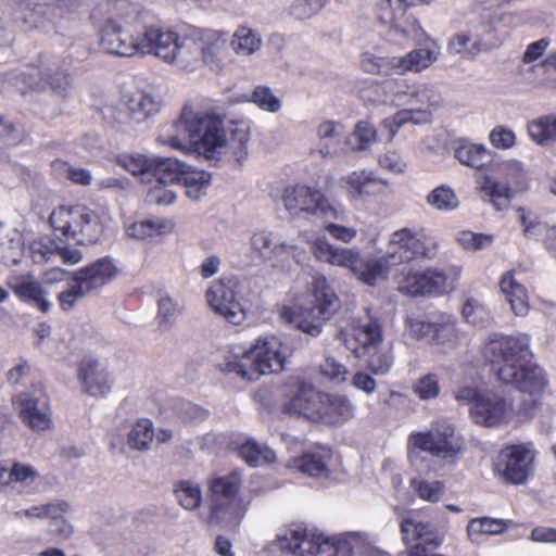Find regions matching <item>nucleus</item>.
Segmentation results:
<instances>
[{
	"mask_svg": "<svg viewBox=\"0 0 556 556\" xmlns=\"http://www.w3.org/2000/svg\"><path fill=\"white\" fill-rule=\"evenodd\" d=\"M167 230V223L163 219H144L134 223L128 231L138 239H146L155 235L164 233Z\"/></svg>",
	"mask_w": 556,
	"mask_h": 556,
	"instance_id": "bf43d9fd",
	"label": "nucleus"
},
{
	"mask_svg": "<svg viewBox=\"0 0 556 556\" xmlns=\"http://www.w3.org/2000/svg\"><path fill=\"white\" fill-rule=\"evenodd\" d=\"M329 450L308 452L294 460V467L311 477H328L327 462L330 458Z\"/></svg>",
	"mask_w": 556,
	"mask_h": 556,
	"instance_id": "a19ab883",
	"label": "nucleus"
},
{
	"mask_svg": "<svg viewBox=\"0 0 556 556\" xmlns=\"http://www.w3.org/2000/svg\"><path fill=\"white\" fill-rule=\"evenodd\" d=\"M349 186V192L353 198L376 195L383 192L388 182L376 178L365 170L353 172L343 178Z\"/></svg>",
	"mask_w": 556,
	"mask_h": 556,
	"instance_id": "72a5a7b5",
	"label": "nucleus"
},
{
	"mask_svg": "<svg viewBox=\"0 0 556 556\" xmlns=\"http://www.w3.org/2000/svg\"><path fill=\"white\" fill-rule=\"evenodd\" d=\"M459 276L458 269H453L451 277L444 271L438 269H429L424 271V289L426 294H443L455 288L456 280Z\"/></svg>",
	"mask_w": 556,
	"mask_h": 556,
	"instance_id": "37998d69",
	"label": "nucleus"
},
{
	"mask_svg": "<svg viewBox=\"0 0 556 556\" xmlns=\"http://www.w3.org/2000/svg\"><path fill=\"white\" fill-rule=\"evenodd\" d=\"M424 273L407 271L399 281V291L409 296L425 295Z\"/></svg>",
	"mask_w": 556,
	"mask_h": 556,
	"instance_id": "e2e57ef3",
	"label": "nucleus"
},
{
	"mask_svg": "<svg viewBox=\"0 0 556 556\" xmlns=\"http://www.w3.org/2000/svg\"><path fill=\"white\" fill-rule=\"evenodd\" d=\"M228 33L215 29H194L189 36L178 38L175 62L186 71H194L201 65L211 71L223 68V51L226 49Z\"/></svg>",
	"mask_w": 556,
	"mask_h": 556,
	"instance_id": "20e7f679",
	"label": "nucleus"
},
{
	"mask_svg": "<svg viewBox=\"0 0 556 556\" xmlns=\"http://www.w3.org/2000/svg\"><path fill=\"white\" fill-rule=\"evenodd\" d=\"M323 393L311 384L302 383L296 392L282 404L281 413L288 417L319 424Z\"/></svg>",
	"mask_w": 556,
	"mask_h": 556,
	"instance_id": "a211bd4d",
	"label": "nucleus"
},
{
	"mask_svg": "<svg viewBox=\"0 0 556 556\" xmlns=\"http://www.w3.org/2000/svg\"><path fill=\"white\" fill-rule=\"evenodd\" d=\"M506 529V521L503 519H493L482 517L472 519L467 526L468 535L475 539L479 534H500Z\"/></svg>",
	"mask_w": 556,
	"mask_h": 556,
	"instance_id": "4d7b16f0",
	"label": "nucleus"
},
{
	"mask_svg": "<svg viewBox=\"0 0 556 556\" xmlns=\"http://www.w3.org/2000/svg\"><path fill=\"white\" fill-rule=\"evenodd\" d=\"M501 290L517 316L527 315L529 311L527 290L522 285L516 281L511 273L503 275L501 279Z\"/></svg>",
	"mask_w": 556,
	"mask_h": 556,
	"instance_id": "4c0bfd02",
	"label": "nucleus"
},
{
	"mask_svg": "<svg viewBox=\"0 0 556 556\" xmlns=\"http://www.w3.org/2000/svg\"><path fill=\"white\" fill-rule=\"evenodd\" d=\"M426 201L431 207L441 212L454 211L459 206V201L455 191L446 185H441L434 188L427 195Z\"/></svg>",
	"mask_w": 556,
	"mask_h": 556,
	"instance_id": "3c124183",
	"label": "nucleus"
},
{
	"mask_svg": "<svg viewBox=\"0 0 556 556\" xmlns=\"http://www.w3.org/2000/svg\"><path fill=\"white\" fill-rule=\"evenodd\" d=\"M313 253L318 261L349 268L356 273L361 266V253L356 249L338 248L324 238H317L312 245Z\"/></svg>",
	"mask_w": 556,
	"mask_h": 556,
	"instance_id": "bb28decb",
	"label": "nucleus"
},
{
	"mask_svg": "<svg viewBox=\"0 0 556 556\" xmlns=\"http://www.w3.org/2000/svg\"><path fill=\"white\" fill-rule=\"evenodd\" d=\"M127 2H118L114 12L105 21L100 30V45L111 54L131 56L132 41L129 35V17Z\"/></svg>",
	"mask_w": 556,
	"mask_h": 556,
	"instance_id": "4468645a",
	"label": "nucleus"
},
{
	"mask_svg": "<svg viewBox=\"0 0 556 556\" xmlns=\"http://www.w3.org/2000/svg\"><path fill=\"white\" fill-rule=\"evenodd\" d=\"M122 166L134 176H140L142 182L152 184L153 179L164 184L166 173L175 170L176 159L149 157L142 154L125 156L119 161Z\"/></svg>",
	"mask_w": 556,
	"mask_h": 556,
	"instance_id": "412c9836",
	"label": "nucleus"
},
{
	"mask_svg": "<svg viewBox=\"0 0 556 556\" xmlns=\"http://www.w3.org/2000/svg\"><path fill=\"white\" fill-rule=\"evenodd\" d=\"M175 495L179 505L187 510L198 508L202 502L200 486L191 481H179L175 485Z\"/></svg>",
	"mask_w": 556,
	"mask_h": 556,
	"instance_id": "864d4df0",
	"label": "nucleus"
},
{
	"mask_svg": "<svg viewBox=\"0 0 556 556\" xmlns=\"http://www.w3.org/2000/svg\"><path fill=\"white\" fill-rule=\"evenodd\" d=\"M446 51L450 55L459 56L460 59H473L482 52L472 26L452 35Z\"/></svg>",
	"mask_w": 556,
	"mask_h": 556,
	"instance_id": "e433bc0d",
	"label": "nucleus"
},
{
	"mask_svg": "<svg viewBox=\"0 0 556 556\" xmlns=\"http://www.w3.org/2000/svg\"><path fill=\"white\" fill-rule=\"evenodd\" d=\"M41 78L49 85L53 93L61 98L67 97V91L72 85V77L68 73V66L59 61H51L42 64L39 68Z\"/></svg>",
	"mask_w": 556,
	"mask_h": 556,
	"instance_id": "f704fd0d",
	"label": "nucleus"
},
{
	"mask_svg": "<svg viewBox=\"0 0 556 556\" xmlns=\"http://www.w3.org/2000/svg\"><path fill=\"white\" fill-rule=\"evenodd\" d=\"M129 35L135 53L154 54L164 62H175L178 34L164 29L159 18L149 11H139L128 3Z\"/></svg>",
	"mask_w": 556,
	"mask_h": 556,
	"instance_id": "f03ea898",
	"label": "nucleus"
},
{
	"mask_svg": "<svg viewBox=\"0 0 556 556\" xmlns=\"http://www.w3.org/2000/svg\"><path fill=\"white\" fill-rule=\"evenodd\" d=\"M412 331L418 339L435 344H444L453 340L456 328L451 315H440L432 320H415L410 324Z\"/></svg>",
	"mask_w": 556,
	"mask_h": 556,
	"instance_id": "cd10ccee",
	"label": "nucleus"
},
{
	"mask_svg": "<svg viewBox=\"0 0 556 556\" xmlns=\"http://www.w3.org/2000/svg\"><path fill=\"white\" fill-rule=\"evenodd\" d=\"M117 274L113 261L105 256L73 273V281L80 283L90 293L111 281Z\"/></svg>",
	"mask_w": 556,
	"mask_h": 556,
	"instance_id": "c85d7f7f",
	"label": "nucleus"
},
{
	"mask_svg": "<svg viewBox=\"0 0 556 556\" xmlns=\"http://www.w3.org/2000/svg\"><path fill=\"white\" fill-rule=\"evenodd\" d=\"M83 390L91 396H104L112 388L113 379L106 367L98 359L87 357L79 365Z\"/></svg>",
	"mask_w": 556,
	"mask_h": 556,
	"instance_id": "a878e982",
	"label": "nucleus"
},
{
	"mask_svg": "<svg viewBox=\"0 0 556 556\" xmlns=\"http://www.w3.org/2000/svg\"><path fill=\"white\" fill-rule=\"evenodd\" d=\"M392 264L408 263L418 256H429L426 237L409 228H402L391 235L389 250Z\"/></svg>",
	"mask_w": 556,
	"mask_h": 556,
	"instance_id": "aec40b11",
	"label": "nucleus"
},
{
	"mask_svg": "<svg viewBox=\"0 0 556 556\" xmlns=\"http://www.w3.org/2000/svg\"><path fill=\"white\" fill-rule=\"evenodd\" d=\"M457 241L464 249L477 251L491 245L493 237L465 230L458 233Z\"/></svg>",
	"mask_w": 556,
	"mask_h": 556,
	"instance_id": "338daca9",
	"label": "nucleus"
},
{
	"mask_svg": "<svg viewBox=\"0 0 556 556\" xmlns=\"http://www.w3.org/2000/svg\"><path fill=\"white\" fill-rule=\"evenodd\" d=\"M508 17L510 16L507 14L485 12L478 24L470 25L473 28L482 51H488L500 46L502 41L500 24Z\"/></svg>",
	"mask_w": 556,
	"mask_h": 556,
	"instance_id": "473e14b6",
	"label": "nucleus"
},
{
	"mask_svg": "<svg viewBox=\"0 0 556 556\" xmlns=\"http://www.w3.org/2000/svg\"><path fill=\"white\" fill-rule=\"evenodd\" d=\"M88 293L89 292L80 281H74L70 288L58 294L60 307L63 311H70L75 306L77 301L86 296Z\"/></svg>",
	"mask_w": 556,
	"mask_h": 556,
	"instance_id": "0e129e2a",
	"label": "nucleus"
},
{
	"mask_svg": "<svg viewBox=\"0 0 556 556\" xmlns=\"http://www.w3.org/2000/svg\"><path fill=\"white\" fill-rule=\"evenodd\" d=\"M400 530L403 542L416 549H435L442 542L444 534L441 533L433 525L420 519L418 514L409 513L404 516L400 522Z\"/></svg>",
	"mask_w": 556,
	"mask_h": 556,
	"instance_id": "f3484780",
	"label": "nucleus"
},
{
	"mask_svg": "<svg viewBox=\"0 0 556 556\" xmlns=\"http://www.w3.org/2000/svg\"><path fill=\"white\" fill-rule=\"evenodd\" d=\"M497 378L503 383L511 384L521 392L540 393L547 386L544 369L535 363L521 359L516 367L513 365L501 366Z\"/></svg>",
	"mask_w": 556,
	"mask_h": 556,
	"instance_id": "dca6fc26",
	"label": "nucleus"
},
{
	"mask_svg": "<svg viewBox=\"0 0 556 556\" xmlns=\"http://www.w3.org/2000/svg\"><path fill=\"white\" fill-rule=\"evenodd\" d=\"M241 282L236 278H222L214 282L206 292L212 309L233 325H240L245 313L240 295Z\"/></svg>",
	"mask_w": 556,
	"mask_h": 556,
	"instance_id": "ddd939ff",
	"label": "nucleus"
},
{
	"mask_svg": "<svg viewBox=\"0 0 556 556\" xmlns=\"http://www.w3.org/2000/svg\"><path fill=\"white\" fill-rule=\"evenodd\" d=\"M529 350V338L526 334L505 336L493 333L485 342L482 354L485 361L491 364H502V366L513 365L525 358Z\"/></svg>",
	"mask_w": 556,
	"mask_h": 556,
	"instance_id": "2eb2a0df",
	"label": "nucleus"
},
{
	"mask_svg": "<svg viewBox=\"0 0 556 556\" xmlns=\"http://www.w3.org/2000/svg\"><path fill=\"white\" fill-rule=\"evenodd\" d=\"M154 438L153 424L150 419H140L131 428L127 437V444L137 451H148Z\"/></svg>",
	"mask_w": 556,
	"mask_h": 556,
	"instance_id": "09e8293b",
	"label": "nucleus"
},
{
	"mask_svg": "<svg viewBox=\"0 0 556 556\" xmlns=\"http://www.w3.org/2000/svg\"><path fill=\"white\" fill-rule=\"evenodd\" d=\"M396 264L391 263L390 254L387 252L386 256L380 258H363L361 266L357 267L355 275L363 282L375 286L379 280L383 279L391 266Z\"/></svg>",
	"mask_w": 556,
	"mask_h": 556,
	"instance_id": "ea45409f",
	"label": "nucleus"
},
{
	"mask_svg": "<svg viewBox=\"0 0 556 556\" xmlns=\"http://www.w3.org/2000/svg\"><path fill=\"white\" fill-rule=\"evenodd\" d=\"M59 244L53 240H36L30 244L31 257L36 264L53 261L58 254Z\"/></svg>",
	"mask_w": 556,
	"mask_h": 556,
	"instance_id": "680f3d73",
	"label": "nucleus"
},
{
	"mask_svg": "<svg viewBox=\"0 0 556 556\" xmlns=\"http://www.w3.org/2000/svg\"><path fill=\"white\" fill-rule=\"evenodd\" d=\"M287 346L277 338L260 339L248 351L220 364V370L254 381L261 376L278 374L287 361Z\"/></svg>",
	"mask_w": 556,
	"mask_h": 556,
	"instance_id": "7ed1b4c3",
	"label": "nucleus"
},
{
	"mask_svg": "<svg viewBox=\"0 0 556 556\" xmlns=\"http://www.w3.org/2000/svg\"><path fill=\"white\" fill-rule=\"evenodd\" d=\"M440 390L439 377L432 372L422 376L413 384L414 393L421 401H429L438 397Z\"/></svg>",
	"mask_w": 556,
	"mask_h": 556,
	"instance_id": "13d9d810",
	"label": "nucleus"
},
{
	"mask_svg": "<svg viewBox=\"0 0 556 556\" xmlns=\"http://www.w3.org/2000/svg\"><path fill=\"white\" fill-rule=\"evenodd\" d=\"M440 49L435 42L430 46L417 48L405 55L394 56L395 74L420 73L439 60Z\"/></svg>",
	"mask_w": 556,
	"mask_h": 556,
	"instance_id": "c756f323",
	"label": "nucleus"
},
{
	"mask_svg": "<svg viewBox=\"0 0 556 556\" xmlns=\"http://www.w3.org/2000/svg\"><path fill=\"white\" fill-rule=\"evenodd\" d=\"M230 45L237 54L248 56L261 48L262 39L253 29L242 26L235 31Z\"/></svg>",
	"mask_w": 556,
	"mask_h": 556,
	"instance_id": "de8ad7c7",
	"label": "nucleus"
},
{
	"mask_svg": "<svg viewBox=\"0 0 556 556\" xmlns=\"http://www.w3.org/2000/svg\"><path fill=\"white\" fill-rule=\"evenodd\" d=\"M470 412L477 424L493 427L507 420L511 405L501 396L485 394L477 399Z\"/></svg>",
	"mask_w": 556,
	"mask_h": 556,
	"instance_id": "393cba45",
	"label": "nucleus"
},
{
	"mask_svg": "<svg viewBox=\"0 0 556 556\" xmlns=\"http://www.w3.org/2000/svg\"><path fill=\"white\" fill-rule=\"evenodd\" d=\"M534 455L525 445H510L503 448L496 463L497 470L507 482L523 483L531 470Z\"/></svg>",
	"mask_w": 556,
	"mask_h": 556,
	"instance_id": "6ab92c4d",
	"label": "nucleus"
},
{
	"mask_svg": "<svg viewBox=\"0 0 556 556\" xmlns=\"http://www.w3.org/2000/svg\"><path fill=\"white\" fill-rule=\"evenodd\" d=\"M241 483V476L236 471L211 481L208 523H238L242 519L243 513L239 511L235 505Z\"/></svg>",
	"mask_w": 556,
	"mask_h": 556,
	"instance_id": "f8f14e48",
	"label": "nucleus"
},
{
	"mask_svg": "<svg viewBox=\"0 0 556 556\" xmlns=\"http://www.w3.org/2000/svg\"><path fill=\"white\" fill-rule=\"evenodd\" d=\"M313 304L302 308L290 317V323L304 333L317 337L323 323L330 319L340 307V300L324 276L315 277L312 282Z\"/></svg>",
	"mask_w": 556,
	"mask_h": 556,
	"instance_id": "6e6552de",
	"label": "nucleus"
},
{
	"mask_svg": "<svg viewBox=\"0 0 556 556\" xmlns=\"http://www.w3.org/2000/svg\"><path fill=\"white\" fill-rule=\"evenodd\" d=\"M353 337L359 344L354 346L350 341L346 344L355 356H368V366L375 375L387 374L392 366L393 357L388 351H377V344L382 341V328L378 319L367 316L366 319L359 320L353 328Z\"/></svg>",
	"mask_w": 556,
	"mask_h": 556,
	"instance_id": "9b49d317",
	"label": "nucleus"
},
{
	"mask_svg": "<svg viewBox=\"0 0 556 556\" xmlns=\"http://www.w3.org/2000/svg\"><path fill=\"white\" fill-rule=\"evenodd\" d=\"M175 170L165 175L164 184L176 185L184 188L186 194L192 200H199L205 194V190L210 185L211 175L203 170L190 169L188 165L176 160Z\"/></svg>",
	"mask_w": 556,
	"mask_h": 556,
	"instance_id": "b1692460",
	"label": "nucleus"
},
{
	"mask_svg": "<svg viewBox=\"0 0 556 556\" xmlns=\"http://www.w3.org/2000/svg\"><path fill=\"white\" fill-rule=\"evenodd\" d=\"M517 74L523 84L531 85L534 88H554L553 80L556 78H549L545 73L543 61L536 64L523 63L518 66Z\"/></svg>",
	"mask_w": 556,
	"mask_h": 556,
	"instance_id": "a18cd8bd",
	"label": "nucleus"
},
{
	"mask_svg": "<svg viewBox=\"0 0 556 556\" xmlns=\"http://www.w3.org/2000/svg\"><path fill=\"white\" fill-rule=\"evenodd\" d=\"M237 451L238 455L251 467L273 463L276 458L273 450L253 439H247L237 447Z\"/></svg>",
	"mask_w": 556,
	"mask_h": 556,
	"instance_id": "79ce46f5",
	"label": "nucleus"
},
{
	"mask_svg": "<svg viewBox=\"0 0 556 556\" xmlns=\"http://www.w3.org/2000/svg\"><path fill=\"white\" fill-rule=\"evenodd\" d=\"M249 126L231 122L224 127L219 116L185 106L172 124L162 128L157 141L173 149L194 153L216 164L223 156H231L242 164L249 154Z\"/></svg>",
	"mask_w": 556,
	"mask_h": 556,
	"instance_id": "f257e3e1",
	"label": "nucleus"
},
{
	"mask_svg": "<svg viewBox=\"0 0 556 556\" xmlns=\"http://www.w3.org/2000/svg\"><path fill=\"white\" fill-rule=\"evenodd\" d=\"M13 291L20 300L33 303L42 313H47L51 307V303L38 281L23 280L13 288Z\"/></svg>",
	"mask_w": 556,
	"mask_h": 556,
	"instance_id": "c03bdc74",
	"label": "nucleus"
},
{
	"mask_svg": "<svg viewBox=\"0 0 556 556\" xmlns=\"http://www.w3.org/2000/svg\"><path fill=\"white\" fill-rule=\"evenodd\" d=\"M320 422L327 426H339L354 416V406L343 394L323 393Z\"/></svg>",
	"mask_w": 556,
	"mask_h": 556,
	"instance_id": "2f4dec72",
	"label": "nucleus"
},
{
	"mask_svg": "<svg viewBox=\"0 0 556 556\" xmlns=\"http://www.w3.org/2000/svg\"><path fill=\"white\" fill-rule=\"evenodd\" d=\"M282 201L285 207L290 213L294 214L299 212L308 214H316L318 212L326 213L329 207L320 191L305 185H296L292 188H287Z\"/></svg>",
	"mask_w": 556,
	"mask_h": 556,
	"instance_id": "5701e85b",
	"label": "nucleus"
},
{
	"mask_svg": "<svg viewBox=\"0 0 556 556\" xmlns=\"http://www.w3.org/2000/svg\"><path fill=\"white\" fill-rule=\"evenodd\" d=\"M325 5L321 0H294L289 12L296 20H307L314 16Z\"/></svg>",
	"mask_w": 556,
	"mask_h": 556,
	"instance_id": "69168bd1",
	"label": "nucleus"
},
{
	"mask_svg": "<svg viewBox=\"0 0 556 556\" xmlns=\"http://www.w3.org/2000/svg\"><path fill=\"white\" fill-rule=\"evenodd\" d=\"M130 117L135 122H143L160 110V104L153 97L147 93H137L128 102Z\"/></svg>",
	"mask_w": 556,
	"mask_h": 556,
	"instance_id": "8fccbe9b",
	"label": "nucleus"
},
{
	"mask_svg": "<svg viewBox=\"0 0 556 556\" xmlns=\"http://www.w3.org/2000/svg\"><path fill=\"white\" fill-rule=\"evenodd\" d=\"M52 169L58 176L64 177L76 185L89 186L92 181V175L88 169L73 167L62 160L54 161L52 163Z\"/></svg>",
	"mask_w": 556,
	"mask_h": 556,
	"instance_id": "6e6d98bb",
	"label": "nucleus"
},
{
	"mask_svg": "<svg viewBox=\"0 0 556 556\" xmlns=\"http://www.w3.org/2000/svg\"><path fill=\"white\" fill-rule=\"evenodd\" d=\"M348 536L326 538L306 530H293L290 536L279 539V546L295 556H351L352 545Z\"/></svg>",
	"mask_w": 556,
	"mask_h": 556,
	"instance_id": "9d476101",
	"label": "nucleus"
},
{
	"mask_svg": "<svg viewBox=\"0 0 556 556\" xmlns=\"http://www.w3.org/2000/svg\"><path fill=\"white\" fill-rule=\"evenodd\" d=\"M361 67L364 72L372 75H392L395 74L394 56L382 58L364 52L361 55Z\"/></svg>",
	"mask_w": 556,
	"mask_h": 556,
	"instance_id": "5fc2aeb1",
	"label": "nucleus"
},
{
	"mask_svg": "<svg viewBox=\"0 0 556 556\" xmlns=\"http://www.w3.org/2000/svg\"><path fill=\"white\" fill-rule=\"evenodd\" d=\"M410 485L421 500L430 503L439 502L444 492V483L441 481L413 479Z\"/></svg>",
	"mask_w": 556,
	"mask_h": 556,
	"instance_id": "052dcab7",
	"label": "nucleus"
},
{
	"mask_svg": "<svg viewBox=\"0 0 556 556\" xmlns=\"http://www.w3.org/2000/svg\"><path fill=\"white\" fill-rule=\"evenodd\" d=\"M393 101L406 108L383 119L382 127L388 130L390 140L402 126L408 123L414 125L430 123L432 110L440 104L441 97L432 87L418 85L408 91H396Z\"/></svg>",
	"mask_w": 556,
	"mask_h": 556,
	"instance_id": "39448f33",
	"label": "nucleus"
},
{
	"mask_svg": "<svg viewBox=\"0 0 556 556\" xmlns=\"http://www.w3.org/2000/svg\"><path fill=\"white\" fill-rule=\"evenodd\" d=\"M182 306L169 295H162L157 301L156 323L161 331L172 329L181 314Z\"/></svg>",
	"mask_w": 556,
	"mask_h": 556,
	"instance_id": "49530a36",
	"label": "nucleus"
},
{
	"mask_svg": "<svg viewBox=\"0 0 556 556\" xmlns=\"http://www.w3.org/2000/svg\"><path fill=\"white\" fill-rule=\"evenodd\" d=\"M62 16V8L56 4H37L34 9H27L18 16L29 28H38L50 31L55 20Z\"/></svg>",
	"mask_w": 556,
	"mask_h": 556,
	"instance_id": "c9c22d12",
	"label": "nucleus"
},
{
	"mask_svg": "<svg viewBox=\"0 0 556 556\" xmlns=\"http://www.w3.org/2000/svg\"><path fill=\"white\" fill-rule=\"evenodd\" d=\"M465 319L472 325L482 326L490 319L489 312L475 299H469L463 306Z\"/></svg>",
	"mask_w": 556,
	"mask_h": 556,
	"instance_id": "774afa93",
	"label": "nucleus"
},
{
	"mask_svg": "<svg viewBox=\"0 0 556 556\" xmlns=\"http://www.w3.org/2000/svg\"><path fill=\"white\" fill-rule=\"evenodd\" d=\"M20 415L35 431H43L51 424L49 400L41 387L20 395Z\"/></svg>",
	"mask_w": 556,
	"mask_h": 556,
	"instance_id": "4be33fe9",
	"label": "nucleus"
},
{
	"mask_svg": "<svg viewBox=\"0 0 556 556\" xmlns=\"http://www.w3.org/2000/svg\"><path fill=\"white\" fill-rule=\"evenodd\" d=\"M408 445L455 464L463 450V440L451 422L438 419L432 422L430 430L413 432L408 437Z\"/></svg>",
	"mask_w": 556,
	"mask_h": 556,
	"instance_id": "1a4fd4ad",
	"label": "nucleus"
},
{
	"mask_svg": "<svg viewBox=\"0 0 556 556\" xmlns=\"http://www.w3.org/2000/svg\"><path fill=\"white\" fill-rule=\"evenodd\" d=\"M51 226L78 244L97 243L103 232L99 215L85 205L61 206L49 217Z\"/></svg>",
	"mask_w": 556,
	"mask_h": 556,
	"instance_id": "0eeeda50",
	"label": "nucleus"
},
{
	"mask_svg": "<svg viewBox=\"0 0 556 556\" xmlns=\"http://www.w3.org/2000/svg\"><path fill=\"white\" fill-rule=\"evenodd\" d=\"M414 0H382L377 5V17L387 27V39L399 46H422L430 41L418 21L407 13Z\"/></svg>",
	"mask_w": 556,
	"mask_h": 556,
	"instance_id": "423d86ee",
	"label": "nucleus"
},
{
	"mask_svg": "<svg viewBox=\"0 0 556 556\" xmlns=\"http://www.w3.org/2000/svg\"><path fill=\"white\" fill-rule=\"evenodd\" d=\"M481 192L493 204L495 210L502 211L508 206L510 189L507 185L496 182L489 177L484 178L481 186Z\"/></svg>",
	"mask_w": 556,
	"mask_h": 556,
	"instance_id": "603ef678",
	"label": "nucleus"
},
{
	"mask_svg": "<svg viewBox=\"0 0 556 556\" xmlns=\"http://www.w3.org/2000/svg\"><path fill=\"white\" fill-rule=\"evenodd\" d=\"M250 244L252 251L265 261L289 254L294 250V245L283 240L280 235L267 230L253 233Z\"/></svg>",
	"mask_w": 556,
	"mask_h": 556,
	"instance_id": "7c9ffc66",
	"label": "nucleus"
},
{
	"mask_svg": "<svg viewBox=\"0 0 556 556\" xmlns=\"http://www.w3.org/2000/svg\"><path fill=\"white\" fill-rule=\"evenodd\" d=\"M454 156L463 164L476 169H482L491 160V152L483 146L469 141H460Z\"/></svg>",
	"mask_w": 556,
	"mask_h": 556,
	"instance_id": "58836bf2",
	"label": "nucleus"
}]
</instances>
